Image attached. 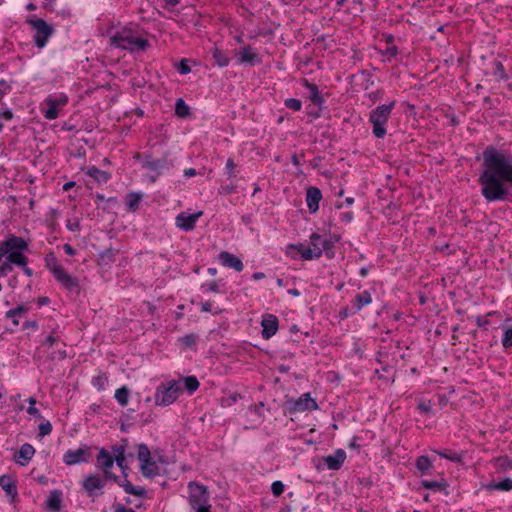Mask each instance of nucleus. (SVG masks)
Here are the masks:
<instances>
[{
    "label": "nucleus",
    "instance_id": "60",
    "mask_svg": "<svg viewBox=\"0 0 512 512\" xmlns=\"http://www.w3.org/2000/svg\"><path fill=\"white\" fill-rule=\"evenodd\" d=\"M113 451H114V455L115 454H125V446L124 445L116 446L113 448Z\"/></svg>",
    "mask_w": 512,
    "mask_h": 512
},
{
    "label": "nucleus",
    "instance_id": "63",
    "mask_svg": "<svg viewBox=\"0 0 512 512\" xmlns=\"http://www.w3.org/2000/svg\"><path fill=\"white\" fill-rule=\"evenodd\" d=\"M340 218L343 221L349 222L350 221V214H349V212L340 213Z\"/></svg>",
    "mask_w": 512,
    "mask_h": 512
},
{
    "label": "nucleus",
    "instance_id": "7",
    "mask_svg": "<svg viewBox=\"0 0 512 512\" xmlns=\"http://www.w3.org/2000/svg\"><path fill=\"white\" fill-rule=\"evenodd\" d=\"M394 102L383 104L374 109L370 114V122L373 125V134L377 138H383L386 135L385 125L390 118Z\"/></svg>",
    "mask_w": 512,
    "mask_h": 512
},
{
    "label": "nucleus",
    "instance_id": "19",
    "mask_svg": "<svg viewBox=\"0 0 512 512\" xmlns=\"http://www.w3.org/2000/svg\"><path fill=\"white\" fill-rule=\"evenodd\" d=\"M322 199V193L317 187H309L306 191V203L309 211L315 213L319 209V202Z\"/></svg>",
    "mask_w": 512,
    "mask_h": 512
},
{
    "label": "nucleus",
    "instance_id": "24",
    "mask_svg": "<svg viewBox=\"0 0 512 512\" xmlns=\"http://www.w3.org/2000/svg\"><path fill=\"white\" fill-rule=\"evenodd\" d=\"M62 503V492L60 490H52L46 500L47 508L51 511H59Z\"/></svg>",
    "mask_w": 512,
    "mask_h": 512
},
{
    "label": "nucleus",
    "instance_id": "43",
    "mask_svg": "<svg viewBox=\"0 0 512 512\" xmlns=\"http://www.w3.org/2000/svg\"><path fill=\"white\" fill-rule=\"evenodd\" d=\"M66 227L71 232H78L80 231V222L78 218H69L66 221Z\"/></svg>",
    "mask_w": 512,
    "mask_h": 512
},
{
    "label": "nucleus",
    "instance_id": "6",
    "mask_svg": "<svg viewBox=\"0 0 512 512\" xmlns=\"http://www.w3.org/2000/svg\"><path fill=\"white\" fill-rule=\"evenodd\" d=\"M181 393L182 382L180 380H170L161 384L156 389L154 395L155 404L159 406L171 405Z\"/></svg>",
    "mask_w": 512,
    "mask_h": 512
},
{
    "label": "nucleus",
    "instance_id": "28",
    "mask_svg": "<svg viewBox=\"0 0 512 512\" xmlns=\"http://www.w3.org/2000/svg\"><path fill=\"white\" fill-rule=\"evenodd\" d=\"M180 381L182 382V390L186 389L190 394L195 392L200 386V383L195 376H187L180 379Z\"/></svg>",
    "mask_w": 512,
    "mask_h": 512
},
{
    "label": "nucleus",
    "instance_id": "9",
    "mask_svg": "<svg viewBox=\"0 0 512 512\" xmlns=\"http://www.w3.org/2000/svg\"><path fill=\"white\" fill-rule=\"evenodd\" d=\"M137 458L140 462L141 474L146 478L158 476L160 467L157 462L151 459V452L146 444L138 446Z\"/></svg>",
    "mask_w": 512,
    "mask_h": 512
},
{
    "label": "nucleus",
    "instance_id": "57",
    "mask_svg": "<svg viewBox=\"0 0 512 512\" xmlns=\"http://www.w3.org/2000/svg\"><path fill=\"white\" fill-rule=\"evenodd\" d=\"M114 512H135L133 509L131 508H127L125 507L124 505H118L116 508H115V511Z\"/></svg>",
    "mask_w": 512,
    "mask_h": 512
},
{
    "label": "nucleus",
    "instance_id": "55",
    "mask_svg": "<svg viewBox=\"0 0 512 512\" xmlns=\"http://www.w3.org/2000/svg\"><path fill=\"white\" fill-rule=\"evenodd\" d=\"M113 459H114V462H116V464L118 466H121V464L125 463V456H124V454H115Z\"/></svg>",
    "mask_w": 512,
    "mask_h": 512
},
{
    "label": "nucleus",
    "instance_id": "1",
    "mask_svg": "<svg viewBox=\"0 0 512 512\" xmlns=\"http://www.w3.org/2000/svg\"><path fill=\"white\" fill-rule=\"evenodd\" d=\"M483 162L479 174L481 194L488 202L503 201L512 187V153L493 145L487 146L483 153Z\"/></svg>",
    "mask_w": 512,
    "mask_h": 512
},
{
    "label": "nucleus",
    "instance_id": "52",
    "mask_svg": "<svg viewBox=\"0 0 512 512\" xmlns=\"http://www.w3.org/2000/svg\"><path fill=\"white\" fill-rule=\"evenodd\" d=\"M203 287L206 288V291L219 292V286L215 281H212Z\"/></svg>",
    "mask_w": 512,
    "mask_h": 512
},
{
    "label": "nucleus",
    "instance_id": "40",
    "mask_svg": "<svg viewBox=\"0 0 512 512\" xmlns=\"http://www.w3.org/2000/svg\"><path fill=\"white\" fill-rule=\"evenodd\" d=\"M502 345L505 348L512 346V328H505L502 337Z\"/></svg>",
    "mask_w": 512,
    "mask_h": 512
},
{
    "label": "nucleus",
    "instance_id": "4",
    "mask_svg": "<svg viewBox=\"0 0 512 512\" xmlns=\"http://www.w3.org/2000/svg\"><path fill=\"white\" fill-rule=\"evenodd\" d=\"M189 505L194 512H210L209 493L206 486L197 482H190Z\"/></svg>",
    "mask_w": 512,
    "mask_h": 512
},
{
    "label": "nucleus",
    "instance_id": "25",
    "mask_svg": "<svg viewBox=\"0 0 512 512\" xmlns=\"http://www.w3.org/2000/svg\"><path fill=\"white\" fill-rule=\"evenodd\" d=\"M0 486L7 493V495L15 498L17 495V487L14 480L7 475L0 477Z\"/></svg>",
    "mask_w": 512,
    "mask_h": 512
},
{
    "label": "nucleus",
    "instance_id": "18",
    "mask_svg": "<svg viewBox=\"0 0 512 512\" xmlns=\"http://www.w3.org/2000/svg\"><path fill=\"white\" fill-rule=\"evenodd\" d=\"M262 326V337L264 339H270L274 336L278 330V319L275 315L265 314L261 321Z\"/></svg>",
    "mask_w": 512,
    "mask_h": 512
},
{
    "label": "nucleus",
    "instance_id": "59",
    "mask_svg": "<svg viewBox=\"0 0 512 512\" xmlns=\"http://www.w3.org/2000/svg\"><path fill=\"white\" fill-rule=\"evenodd\" d=\"M197 174L196 170L194 168H188L184 170V176L185 177H193Z\"/></svg>",
    "mask_w": 512,
    "mask_h": 512
},
{
    "label": "nucleus",
    "instance_id": "23",
    "mask_svg": "<svg viewBox=\"0 0 512 512\" xmlns=\"http://www.w3.org/2000/svg\"><path fill=\"white\" fill-rule=\"evenodd\" d=\"M142 166L151 171H156L161 173L163 170L168 169L167 162L162 159H154L151 157H147L142 162Z\"/></svg>",
    "mask_w": 512,
    "mask_h": 512
},
{
    "label": "nucleus",
    "instance_id": "8",
    "mask_svg": "<svg viewBox=\"0 0 512 512\" xmlns=\"http://www.w3.org/2000/svg\"><path fill=\"white\" fill-rule=\"evenodd\" d=\"M34 30L33 36L35 45L42 49L46 46L48 39L53 35L54 29L46 21L35 16H31L26 21Z\"/></svg>",
    "mask_w": 512,
    "mask_h": 512
},
{
    "label": "nucleus",
    "instance_id": "37",
    "mask_svg": "<svg viewBox=\"0 0 512 512\" xmlns=\"http://www.w3.org/2000/svg\"><path fill=\"white\" fill-rule=\"evenodd\" d=\"M416 467L422 473H427L432 467V462L427 456H420L416 460Z\"/></svg>",
    "mask_w": 512,
    "mask_h": 512
},
{
    "label": "nucleus",
    "instance_id": "48",
    "mask_svg": "<svg viewBox=\"0 0 512 512\" xmlns=\"http://www.w3.org/2000/svg\"><path fill=\"white\" fill-rule=\"evenodd\" d=\"M51 431H52V425L50 422L41 423L39 425V434L41 436L48 435V434H50Z\"/></svg>",
    "mask_w": 512,
    "mask_h": 512
},
{
    "label": "nucleus",
    "instance_id": "15",
    "mask_svg": "<svg viewBox=\"0 0 512 512\" xmlns=\"http://www.w3.org/2000/svg\"><path fill=\"white\" fill-rule=\"evenodd\" d=\"M202 211L196 213L181 212L176 216V227L183 231H191L194 229L197 220L202 216Z\"/></svg>",
    "mask_w": 512,
    "mask_h": 512
},
{
    "label": "nucleus",
    "instance_id": "11",
    "mask_svg": "<svg viewBox=\"0 0 512 512\" xmlns=\"http://www.w3.org/2000/svg\"><path fill=\"white\" fill-rule=\"evenodd\" d=\"M91 456L90 448L87 446L80 447L77 449H70L63 455V462L66 465H76L84 462H88Z\"/></svg>",
    "mask_w": 512,
    "mask_h": 512
},
{
    "label": "nucleus",
    "instance_id": "33",
    "mask_svg": "<svg viewBox=\"0 0 512 512\" xmlns=\"http://www.w3.org/2000/svg\"><path fill=\"white\" fill-rule=\"evenodd\" d=\"M189 113L190 108L186 105L185 101L182 98L177 99L175 103V114L180 118H184L188 116Z\"/></svg>",
    "mask_w": 512,
    "mask_h": 512
},
{
    "label": "nucleus",
    "instance_id": "20",
    "mask_svg": "<svg viewBox=\"0 0 512 512\" xmlns=\"http://www.w3.org/2000/svg\"><path fill=\"white\" fill-rule=\"evenodd\" d=\"M345 459V451L338 449L333 454L324 457L323 461L330 470H338L342 466Z\"/></svg>",
    "mask_w": 512,
    "mask_h": 512
},
{
    "label": "nucleus",
    "instance_id": "46",
    "mask_svg": "<svg viewBox=\"0 0 512 512\" xmlns=\"http://www.w3.org/2000/svg\"><path fill=\"white\" fill-rule=\"evenodd\" d=\"M235 167H236V165H235L233 159L229 158L226 161V165H225L226 174L228 175L229 178L235 177Z\"/></svg>",
    "mask_w": 512,
    "mask_h": 512
},
{
    "label": "nucleus",
    "instance_id": "14",
    "mask_svg": "<svg viewBox=\"0 0 512 512\" xmlns=\"http://www.w3.org/2000/svg\"><path fill=\"white\" fill-rule=\"evenodd\" d=\"M48 268L53 273L56 280L61 283L65 288L72 290L78 286L76 279L69 275L61 266L56 262L53 265L48 264Z\"/></svg>",
    "mask_w": 512,
    "mask_h": 512
},
{
    "label": "nucleus",
    "instance_id": "21",
    "mask_svg": "<svg viewBox=\"0 0 512 512\" xmlns=\"http://www.w3.org/2000/svg\"><path fill=\"white\" fill-rule=\"evenodd\" d=\"M219 260L221 261L222 265L232 268L237 272L242 271L244 268L241 259L226 251H223L219 254Z\"/></svg>",
    "mask_w": 512,
    "mask_h": 512
},
{
    "label": "nucleus",
    "instance_id": "38",
    "mask_svg": "<svg viewBox=\"0 0 512 512\" xmlns=\"http://www.w3.org/2000/svg\"><path fill=\"white\" fill-rule=\"evenodd\" d=\"M212 56L219 67H226L229 64V58L219 49H214Z\"/></svg>",
    "mask_w": 512,
    "mask_h": 512
},
{
    "label": "nucleus",
    "instance_id": "13",
    "mask_svg": "<svg viewBox=\"0 0 512 512\" xmlns=\"http://www.w3.org/2000/svg\"><path fill=\"white\" fill-rule=\"evenodd\" d=\"M317 408L318 405L310 393H304L289 405V410L294 413L316 410Z\"/></svg>",
    "mask_w": 512,
    "mask_h": 512
},
{
    "label": "nucleus",
    "instance_id": "32",
    "mask_svg": "<svg viewBox=\"0 0 512 512\" xmlns=\"http://www.w3.org/2000/svg\"><path fill=\"white\" fill-rule=\"evenodd\" d=\"M305 86L306 88L309 90L310 92V100L316 104V105H320L322 102H323V99L320 95V92L317 88L316 85L314 84H310L308 83L307 81H305Z\"/></svg>",
    "mask_w": 512,
    "mask_h": 512
},
{
    "label": "nucleus",
    "instance_id": "45",
    "mask_svg": "<svg viewBox=\"0 0 512 512\" xmlns=\"http://www.w3.org/2000/svg\"><path fill=\"white\" fill-rule=\"evenodd\" d=\"M271 491L274 496H280L284 491V484L281 481H274L271 485Z\"/></svg>",
    "mask_w": 512,
    "mask_h": 512
},
{
    "label": "nucleus",
    "instance_id": "35",
    "mask_svg": "<svg viewBox=\"0 0 512 512\" xmlns=\"http://www.w3.org/2000/svg\"><path fill=\"white\" fill-rule=\"evenodd\" d=\"M372 302L371 292L369 290L363 291L356 298L357 309H362L364 306Z\"/></svg>",
    "mask_w": 512,
    "mask_h": 512
},
{
    "label": "nucleus",
    "instance_id": "44",
    "mask_svg": "<svg viewBox=\"0 0 512 512\" xmlns=\"http://www.w3.org/2000/svg\"><path fill=\"white\" fill-rule=\"evenodd\" d=\"M422 485H423L424 488L431 489V490H441V489L445 488V484L437 482V481H427V480H425V481L422 482Z\"/></svg>",
    "mask_w": 512,
    "mask_h": 512
},
{
    "label": "nucleus",
    "instance_id": "30",
    "mask_svg": "<svg viewBox=\"0 0 512 512\" xmlns=\"http://www.w3.org/2000/svg\"><path fill=\"white\" fill-rule=\"evenodd\" d=\"M27 313V309L24 306H18L16 308L10 309L6 312V317L11 318L14 325H18L19 317H23Z\"/></svg>",
    "mask_w": 512,
    "mask_h": 512
},
{
    "label": "nucleus",
    "instance_id": "61",
    "mask_svg": "<svg viewBox=\"0 0 512 512\" xmlns=\"http://www.w3.org/2000/svg\"><path fill=\"white\" fill-rule=\"evenodd\" d=\"M48 303H49V298H48V297H45V296H44V297H39V298H38V304H39L40 306L46 305V304H48Z\"/></svg>",
    "mask_w": 512,
    "mask_h": 512
},
{
    "label": "nucleus",
    "instance_id": "17",
    "mask_svg": "<svg viewBox=\"0 0 512 512\" xmlns=\"http://www.w3.org/2000/svg\"><path fill=\"white\" fill-rule=\"evenodd\" d=\"M104 480L95 474L88 475L83 480V489L90 495H98L102 493Z\"/></svg>",
    "mask_w": 512,
    "mask_h": 512
},
{
    "label": "nucleus",
    "instance_id": "27",
    "mask_svg": "<svg viewBox=\"0 0 512 512\" xmlns=\"http://www.w3.org/2000/svg\"><path fill=\"white\" fill-rule=\"evenodd\" d=\"M87 174L98 181L99 183H105L109 179V174L95 166H91L87 170Z\"/></svg>",
    "mask_w": 512,
    "mask_h": 512
},
{
    "label": "nucleus",
    "instance_id": "29",
    "mask_svg": "<svg viewBox=\"0 0 512 512\" xmlns=\"http://www.w3.org/2000/svg\"><path fill=\"white\" fill-rule=\"evenodd\" d=\"M120 486L123 487L124 491L128 494H132L138 497H144L146 491L143 487L133 486L128 480H124L123 483H120Z\"/></svg>",
    "mask_w": 512,
    "mask_h": 512
},
{
    "label": "nucleus",
    "instance_id": "3",
    "mask_svg": "<svg viewBox=\"0 0 512 512\" xmlns=\"http://www.w3.org/2000/svg\"><path fill=\"white\" fill-rule=\"evenodd\" d=\"M112 46L128 51L145 50L147 39L143 38L135 26H110L106 30Z\"/></svg>",
    "mask_w": 512,
    "mask_h": 512
},
{
    "label": "nucleus",
    "instance_id": "47",
    "mask_svg": "<svg viewBox=\"0 0 512 512\" xmlns=\"http://www.w3.org/2000/svg\"><path fill=\"white\" fill-rule=\"evenodd\" d=\"M177 69L181 74H188L191 71L190 66L187 63L186 59H182L177 65Z\"/></svg>",
    "mask_w": 512,
    "mask_h": 512
},
{
    "label": "nucleus",
    "instance_id": "12",
    "mask_svg": "<svg viewBox=\"0 0 512 512\" xmlns=\"http://www.w3.org/2000/svg\"><path fill=\"white\" fill-rule=\"evenodd\" d=\"M261 62V57L251 46H245L236 52L237 65L247 64L250 66H255Z\"/></svg>",
    "mask_w": 512,
    "mask_h": 512
},
{
    "label": "nucleus",
    "instance_id": "53",
    "mask_svg": "<svg viewBox=\"0 0 512 512\" xmlns=\"http://www.w3.org/2000/svg\"><path fill=\"white\" fill-rule=\"evenodd\" d=\"M23 327L25 329L37 330L38 329V323L35 320H30V321L25 322Z\"/></svg>",
    "mask_w": 512,
    "mask_h": 512
},
{
    "label": "nucleus",
    "instance_id": "56",
    "mask_svg": "<svg viewBox=\"0 0 512 512\" xmlns=\"http://www.w3.org/2000/svg\"><path fill=\"white\" fill-rule=\"evenodd\" d=\"M240 396L238 394H234L232 395L231 397L227 398L225 400V403L223 402V405H231L232 403L236 402L237 399L239 398Z\"/></svg>",
    "mask_w": 512,
    "mask_h": 512
},
{
    "label": "nucleus",
    "instance_id": "42",
    "mask_svg": "<svg viewBox=\"0 0 512 512\" xmlns=\"http://www.w3.org/2000/svg\"><path fill=\"white\" fill-rule=\"evenodd\" d=\"M285 106L293 111H299L302 108V103L298 99L288 98L285 100Z\"/></svg>",
    "mask_w": 512,
    "mask_h": 512
},
{
    "label": "nucleus",
    "instance_id": "49",
    "mask_svg": "<svg viewBox=\"0 0 512 512\" xmlns=\"http://www.w3.org/2000/svg\"><path fill=\"white\" fill-rule=\"evenodd\" d=\"M494 74H495L499 79H505V78H506L505 69H504L503 65H502L500 62H497V63H496V67H495Z\"/></svg>",
    "mask_w": 512,
    "mask_h": 512
},
{
    "label": "nucleus",
    "instance_id": "22",
    "mask_svg": "<svg viewBox=\"0 0 512 512\" xmlns=\"http://www.w3.org/2000/svg\"><path fill=\"white\" fill-rule=\"evenodd\" d=\"M35 454V449L31 444L25 443L20 447L18 456L16 457L17 463L21 466H25L31 460Z\"/></svg>",
    "mask_w": 512,
    "mask_h": 512
},
{
    "label": "nucleus",
    "instance_id": "31",
    "mask_svg": "<svg viewBox=\"0 0 512 512\" xmlns=\"http://www.w3.org/2000/svg\"><path fill=\"white\" fill-rule=\"evenodd\" d=\"M61 341V332L59 331V327L57 326L55 329L52 330L51 334L48 335L44 341L42 342V345L47 346L48 348H51L56 343Z\"/></svg>",
    "mask_w": 512,
    "mask_h": 512
},
{
    "label": "nucleus",
    "instance_id": "54",
    "mask_svg": "<svg viewBox=\"0 0 512 512\" xmlns=\"http://www.w3.org/2000/svg\"><path fill=\"white\" fill-rule=\"evenodd\" d=\"M105 379L101 376L95 377L93 380L94 386H97L99 389H102L104 386Z\"/></svg>",
    "mask_w": 512,
    "mask_h": 512
},
{
    "label": "nucleus",
    "instance_id": "10",
    "mask_svg": "<svg viewBox=\"0 0 512 512\" xmlns=\"http://www.w3.org/2000/svg\"><path fill=\"white\" fill-rule=\"evenodd\" d=\"M67 103L68 97L64 93L48 95L43 102V105L46 106V108L42 110L43 116L47 120L57 119L60 109H62Z\"/></svg>",
    "mask_w": 512,
    "mask_h": 512
},
{
    "label": "nucleus",
    "instance_id": "58",
    "mask_svg": "<svg viewBox=\"0 0 512 512\" xmlns=\"http://www.w3.org/2000/svg\"><path fill=\"white\" fill-rule=\"evenodd\" d=\"M0 117L4 118L5 120H11L13 115L10 110H4L3 112H0Z\"/></svg>",
    "mask_w": 512,
    "mask_h": 512
},
{
    "label": "nucleus",
    "instance_id": "36",
    "mask_svg": "<svg viewBox=\"0 0 512 512\" xmlns=\"http://www.w3.org/2000/svg\"><path fill=\"white\" fill-rule=\"evenodd\" d=\"M129 390L126 387H121L115 391V399L121 406L128 404Z\"/></svg>",
    "mask_w": 512,
    "mask_h": 512
},
{
    "label": "nucleus",
    "instance_id": "16",
    "mask_svg": "<svg viewBox=\"0 0 512 512\" xmlns=\"http://www.w3.org/2000/svg\"><path fill=\"white\" fill-rule=\"evenodd\" d=\"M96 459H97V467L104 472L105 478L113 479L116 481L117 476H115L114 474H112L110 472V469L114 465V459L110 455V453L107 450H105L104 448H101L99 450V453H98Z\"/></svg>",
    "mask_w": 512,
    "mask_h": 512
},
{
    "label": "nucleus",
    "instance_id": "34",
    "mask_svg": "<svg viewBox=\"0 0 512 512\" xmlns=\"http://www.w3.org/2000/svg\"><path fill=\"white\" fill-rule=\"evenodd\" d=\"M141 199H142V196L140 194H137V193H130L127 195V199H126V205H127V209L129 211H135L140 202H141Z\"/></svg>",
    "mask_w": 512,
    "mask_h": 512
},
{
    "label": "nucleus",
    "instance_id": "5",
    "mask_svg": "<svg viewBox=\"0 0 512 512\" xmlns=\"http://www.w3.org/2000/svg\"><path fill=\"white\" fill-rule=\"evenodd\" d=\"M328 245L329 241L326 238L314 233L310 236L307 244L300 243L292 247L301 254L303 259L311 260L320 257L323 250L328 249Z\"/></svg>",
    "mask_w": 512,
    "mask_h": 512
},
{
    "label": "nucleus",
    "instance_id": "64",
    "mask_svg": "<svg viewBox=\"0 0 512 512\" xmlns=\"http://www.w3.org/2000/svg\"><path fill=\"white\" fill-rule=\"evenodd\" d=\"M64 249L67 254L74 255V249L70 245L65 244Z\"/></svg>",
    "mask_w": 512,
    "mask_h": 512
},
{
    "label": "nucleus",
    "instance_id": "2",
    "mask_svg": "<svg viewBox=\"0 0 512 512\" xmlns=\"http://www.w3.org/2000/svg\"><path fill=\"white\" fill-rule=\"evenodd\" d=\"M27 250V241L19 236L10 235L0 242V278L6 277L14 265L21 267L28 277L32 276L33 271L27 266L28 258L24 254Z\"/></svg>",
    "mask_w": 512,
    "mask_h": 512
},
{
    "label": "nucleus",
    "instance_id": "50",
    "mask_svg": "<svg viewBox=\"0 0 512 512\" xmlns=\"http://www.w3.org/2000/svg\"><path fill=\"white\" fill-rule=\"evenodd\" d=\"M439 455L443 458H446V459H449L451 461H454V462H460L461 461V456L457 453H452V454H447V453H444V452H439Z\"/></svg>",
    "mask_w": 512,
    "mask_h": 512
},
{
    "label": "nucleus",
    "instance_id": "26",
    "mask_svg": "<svg viewBox=\"0 0 512 512\" xmlns=\"http://www.w3.org/2000/svg\"><path fill=\"white\" fill-rule=\"evenodd\" d=\"M494 466L500 472H506L512 469V457L499 456L494 459Z\"/></svg>",
    "mask_w": 512,
    "mask_h": 512
},
{
    "label": "nucleus",
    "instance_id": "51",
    "mask_svg": "<svg viewBox=\"0 0 512 512\" xmlns=\"http://www.w3.org/2000/svg\"><path fill=\"white\" fill-rule=\"evenodd\" d=\"M182 342L186 345V346H191L193 344H195L196 342V336L195 335H185L182 339Z\"/></svg>",
    "mask_w": 512,
    "mask_h": 512
},
{
    "label": "nucleus",
    "instance_id": "41",
    "mask_svg": "<svg viewBox=\"0 0 512 512\" xmlns=\"http://www.w3.org/2000/svg\"><path fill=\"white\" fill-rule=\"evenodd\" d=\"M27 401L29 403V407L27 409L28 414L36 418H41L40 411L35 407L36 399L34 397H30Z\"/></svg>",
    "mask_w": 512,
    "mask_h": 512
},
{
    "label": "nucleus",
    "instance_id": "62",
    "mask_svg": "<svg viewBox=\"0 0 512 512\" xmlns=\"http://www.w3.org/2000/svg\"><path fill=\"white\" fill-rule=\"evenodd\" d=\"M212 304L210 302H205L202 304V311L210 312Z\"/></svg>",
    "mask_w": 512,
    "mask_h": 512
},
{
    "label": "nucleus",
    "instance_id": "39",
    "mask_svg": "<svg viewBox=\"0 0 512 512\" xmlns=\"http://www.w3.org/2000/svg\"><path fill=\"white\" fill-rule=\"evenodd\" d=\"M493 490L510 491L512 489V479L506 478L502 481L495 482L489 486Z\"/></svg>",
    "mask_w": 512,
    "mask_h": 512
}]
</instances>
